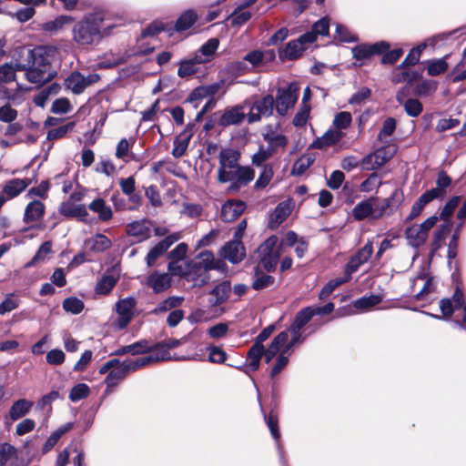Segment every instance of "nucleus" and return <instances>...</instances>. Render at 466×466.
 <instances>
[{
  "label": "nucleus",
  "mask_w": 466,
  "mask_h": 466,
  "mask_svg": "<svg viewBox=\"0 0 466 466\" xmlns=\"http://www.w3.org/2000/svg\"><path fill=\"white\" fill-rule=\"evenodd\" d=\"M56 49L47 46L29 48L23 46L19 50L20 60L16 69L25 72L28 82L41 86L51 81L57 74L52 66Z\"/></svg>",
  "instance_id": "1"
},
{
  "label": "nucleus",
  "mask_w": 466,
  "mask_h": 466,
  "mask_svg": "<svg viewBox=\"0 0 466 466\" xmlns=\"http://www.w3.org/2000/svg\"><path fill=\"white\" fill-rule=\"evenodd\" d=\"M218 157V181L222 184L229 183L228 192H238L254 179V169L249 166L240 165L241 153L238 149L220 148Z\"/></svg>",
  "instance_id": "2"
},
{
  "label": "nucleus",
  "mask_w": 466,
  "mask_h": 466,
  "mask_svg": "<svg viewBox=\"0 0 466 466\" xmlns=\"http://www.w3.org/2000/svg\"><path fill=\"white\" fill-rule=\"evenodd\" d=\"M275 108V98L272 95L256 96L249 104V112L247 115L249 124L261 120L262 117H268L273 115Z\"/></svg>",
  "instance_id": "3"
},
{
  "label": "nucleus",
  "mask_w": 466,
  "mask_h": 466,
  "mask_svg": "<svg viewBox=\"0 0 466 466\" xmlns=\"http://www.w3.org/2000/svg\"><path fill=\"white\" fill-rule=\"evenodd\" d=\"M299 87L290 83L287 87L279 88L275 98V109L279 116H284L292 108L299 98Z\"/></svg>",
  "instance_id": "4"
},
{
  "label": "nucleus",
  "mask_w": 466,
  "mask_h": 466,
  "mask_svg": "<svg viewBox=\"0 0 466 466\" xmlns=\"http://www.w3.org/2000/svg\"><path fill=\"white\" fill-rule=\"evenodd\" d=\"M329 31H306V33L298 39L292 40L286 45L283 50L284 57L289 60L299 57L307 48V45L316 41L318 34L329 35Z\"/></svg>",
  "instance_id": "5"
},
{
  "label": "nucleus",
  "mask_w": 466,
  "mask_h": 466,
  "mask_svg": "<svg viewBox=\"0 0 466 466\" xmlns=\"http://www.w3.org/2000/svg\"><path fill=\"white\" fill-rule=\"evenodd\" d=\"M439 218L432 216L428 218L423 223L414 224L405 230V236L409 244L414 248L422 246L428 238V233L438 222Z\"/></svg>",
  "instance_id": "6"
},
{
  "label": "nucleus",
  "mask_w": 466,
  "mask_h": 466,
  "mask_svg": "<svg viewBox=\"0 0 466 466\" xmlns=\"http://www.w3.org/2000/svg\"><path fill=\"white\" fill-rule=\"evenodd\" d=\"M137 305V300L133 297H127L119 299L116 303V319L113 321V326L117 329H124L130 323L134 318V310Z\"/></svg>",
  "instance_id": "7"
},
{
  "label": "nucleus",
  "mask_w": 466,
  "mask_h": 466,
  "mask_svg": "<svg viewBox=\"0 0 466 466\" xmlns=\"http://www.w3.org/2000/svg\"><path fill=\"white\" fill-rule=\"evenodd\" d=\"M390 46V44L384 40L373 44H360L352 48V56L356 60H369L374 56H381Z\"/></svg>",
  "instance_id": "8"
},
{
  "label": "nucleus",
  "mask_w": 466,
  "mask_h": 466,
  "mask_svg": "<svg viewBox=\"0 0 466 466\" xmlns=\"http://www.w3.org/2000/svg\"><path fill=\"white\" fill-rule=\"evenodd\" d=\"M152 222L147 218L135 220L126 226V234L135 238L136 243L143 242L151 237Z\"/></svg>",
  "instance_id": "9"
},
{
  "label": "nucleus",
  "mask_w": 466,
  "mask_h": 466,
  "mask_svg": "<svg viewBox=\"0 0 466 466\" xmlns=\"http://www.w3.org/2000/svg\"><path fill=\"white\" fill-rule=\"evenodd\" d=\"M105 13L101 10H95L92 13L87 14L84 19L78 23L77 29H115L119 26L118 25H113L106 23Z\"/></svg>",
  "instance_id": "10"
},
{
  "label": "nucleus",
  "mask_w": 466,
  "mask_h": 466,
  "mask_svg": "<svg viewBox=\"0 0 466 466\" xmlns=\"http://www.w3.org/2000/svg\"><path fill=\"white\" fill-rule=\"evenodd\" d=\"M373 253L372 242H367L364 247L353 255L346 265L345 275L350 279L352 273L356 272L361 265L366 263Z\"/></svg>",
  "instance_id": "11"
},
{
  "label": "nucleus",
  "mask_w": 466,
  "mask_h": 466,
  "mask_svg": "<svg viewBox=\"0 0 466 466\" xmlns=\"http://www.w3.org/2000/svg\"><path fill=\"white\" fill-rule=\"evenodd\" d=\"M403 193L395 188L389 198L382 199L380 205L375 204L374 219L380 218L386 213H392L403 201Z\"/></svg>",
  "instance_id": "12"
},
{
  "label": "nucleus",
  "mask_w": 466,
  "mask_h": 466,
  "mask_svg": "<svg viewBox=\"0 0 466 466\" xmlns=\"http://www.w3.org/2000/svg\"><path fill=\"white\" fill-rule=\"evenodd\" d=\"M178 238L179 236L177 234L169 235L154 246L146 257L147 267H152L156 260L166 253L171 245L177 241Z\"/></svg>",
  "instance_id": "13"
},
{
  "label": "nucleus",
  "mask_w": 466,
  "mask_h": 466,
  "mask_svg": "<svg viewBox=\"0 0 466 466\" xmlns=\"http://www.w3.org/2000/svg\"><path fill=\"white\" fill-rule=\"evenodd\" d=\"M0 466H25V463L19 459L17 450L13 445L4 442L0 444Z\"/></svg>",
  "instance_id": "14"
},
{
  "label": "nucleus",
  "mask_w": 466,
  "mask_h": 466,
  "mask_svg": "<svg viewBox=\"0 0 466 466\" xmlns=\"http://www.w3.org/2000/svg\"><path fill=\"white\" fill-rule=\"evenodd\" d=\"M245 248L240 240L229 241L222 248V256L233 264L245 258Z\"/></svg>",
  "instance_id": "15"
},
{
  "label": "nucleus",
  "mask_w": 466,
  "mask_h": 466,
  "mask_svg": "<svg viewBox=\"0 0 466 466\" xmlns=\"http://www.w3.org/2000/svg\"><path fill=\"white\" fill-rule=\"evenodd\" d=\"M246 205L240 200H228L221 208V219L225 222H231L237 219L245 210Z\"/></svg>",
  "instance_id": "16"
},
{
  "label": "nucleus",
  "mask_w": 466,
  "mask_h": 466,
  "mask_svg": "<svg viewBox=\"0 0 466 466\" xmlns=\"http://www.w3.org/2000/svg\"><path fill=\"white\" fill-rule=\"evenodd\" d=\"M376 201L377 198L370 197V198L358 203L352 209V216L354 219L361 221L368 218H374Z\"/></svg>",
  "instance_id": "17"
},
{
  "label": "nucleus",
  "mask_w": 466,
  "mask_h": 466,
  "mask_svg": "<svg viewBox=\"0 0 466 466\" xmlns=\"http://www.w3.org/2000/svg\"><path fill=\"white\" fill-rule=\"evenodd\" d=\"M74 40L81 46L97 45L107 31H73Z\"/></svg>",
  "instance_id": "18"
},
{
  "label": "nucleus",
  "mask_w": 466,
  "mask_h": 466,
  "mask_svg": "<svg viewBox=\"0 0 466 466\" xmlns=\"http://www.w3.org/2000/svg\"><path fill=\"white\" fill-rule=\"evenodd\" d=\"M219 46L218 38H210L195 53V60L206 64L210 62Z\"/></svg>",
  "instance_id": "19"
},
{
  "label": "nucleus",
  "mask_w": 466,
  "mask_h": 466,
  "mask_svg": "<svg viewBox=\"0 0 466 466\" xmlns=\"http://www.w3.org/2000/svg\"><path fill=\"white\" fill-rule=\"evenodd\" d=\"M31 179L29 178H13L5 184L3 187V195L7 199H12L20 195L30 184Z\"/></svg>",
  "instance_id": "20"
},
{
  "label": "nucleus",
  "mask_w": 466,
  "mask_h": 466,
  "mask_svg": "<svg viewBox=\"0 0 466 466\" xmlns=\"http://www.w3.org/2000/svg\"><path fill=\"white\" fill-rule=\"evenodd\" d=\"M436 198V190H427L426 192H424L412 205L411 210L406 218V222H410L415 219L417 217H419L422 212L424 207Z\"/></svg>",
  "instance_id": "21"
},
{
  "label": "nucleus",
  "mask_w": 466,
  "mask_h": 466,
  "mask_svg": "<svg viewBox=\"0 0 466 466\" xmlns=\"http://www.w3.org/2000/svg\"><path fill=\"white\" fill-rule=\"evenodd\" d=\"M146 283L155 293H160L170 287L171 278L167 273L154 271L147 277Z\"/></svg>",
  "instance_id": "22"
},
{
  "label": "nucleus",
  "mask_w": 466,
  "mask_h": 466,
  "mask_svg": "<svg viewBox=\"0 0 466 466\" xmlns=\"http://www.w3.org/2000/svg\"><path fill=\"white\" fill-rule=\"evenodd\" d=\"M245 116L246 114L243 111V107L240 106H236L225 110V112L218 120V124L221 127L239 125L240 123H242Z\"/></svg>",
  "instance_id": "23"
},
{
  "label": "nucleus",
  "mask_w": 466,
  "mask_h": 466,
  "mask_svg": "<svg viewBox=\"0 0 466 466\" xmlns=\"http://www.w3.org/2000/svg\"><path fill=\"white\" fill-rule=\"evenodd\" d=\"M291 213V206L287 201L280 202L271 213L268 221V227L276 229Z\"/></svg>",
  "instance_id": "24"
},
{
  "label": "nucleus",
  "mask_w": 466,
  "mask_h": 466,
  "mask_svg": "<svg viewBox=\"0 0 466 466\" xmlns=\"http://www.w3.org/2000/svg\"><path fill=\"white\" fill-rule=\"evenodd\" d=\"M59 213L66 218H76L81 221H85L88 216L86 206L76 205L71 201L63 202L59 207Z\"/></svg>",
  "instance_id": "25"
},
{
  "label": "nucleus",
  "mask_w": 466,
  "mask_h": 466,
  "mask_svg": "<svg viewBox=\"0 0 466 466\" xmlns=\"http://www.w3.org/2000/svg\"><path fill=\"white\" fill-rule=\"evenodd\" d=\"M429 45L434 46L433 39L425 41L410 49V51L409 52L405 59L402 61V63L397 66V70L405 69L406 67L415 66L416 64H418L422 52L426 49V47Z\"/></svg>",
  "instance_id": "26"
},
{
  "label": "nucleus",
  "mask_w": 466,
  "mask_h": 466,
  "mask_svg": "<svg viewBox=\"0 0 466 466\" xmlns=\"http://www.w3.org/2000/svg\"><path fill=\"white\" fill-rule=\"evenodd\" d=\"M158 31H142L137 42V51L139 55H148L156 48L157 33Z\"/></svg>",
  "instance_id": "27"
},
{
  "label": "nucleus",
  "mask_w": 466,
  "mask_h": 466,
  "mask_svg": "<svg viewBox=\"0 0 466 466\" xmlns=\"http://www.w3.org/2000/svg\"><path fill=\"white\" fill-rule=\"evenodd\" d=\"M343 136L344 134L339 130L329 129L322 137L314 140L311 146L314 148L324 149L338 143Z\"/></svg>",
  "instance_id": "28"
},
{
  "label": "nucleus",
  "mask_w": 466,
  "mask_h": 466,
  "mask_svg": "<svg viewBox=\"0 0 466 466\" xmlns=\"http://www.w3.org/2000/svg\"><path fill=\"white\" fill-rule=\"evenodd\" d=\"M45 213V205L39 200H34L30 202L24 214L25 223H33L40 220Z\"/></svg>",
  "instance_id": "29"
},
{
  "label": "nucleus",
  "mask_w": 466,
  "mask_h": 466,
  "mask_svg": "<svg viewBox=\"0 0 466 466\" xmlns=\"http://www.w3.org/2000/svg\"><path fill=\"white\" fill-rule=\"evenodd\" d=\"M33 401L26 399H19L13 403L9 410V418L15 421L29 413L33 408Z\"/></svg>",
  "instance_id": "30"
},
{
  "label": "nucleus",
  "mask_w": 466,
  "mask_h": 466,
  "mask_svg": "<svg viewBox=\"0 0 466 466\" xmlns=\"http://www.w3.org/2000/svg\"><path fill=\"white\" fill-rule=\"evenodd\" d=\"M230 292H231V285H230L229 281L225 280V281L218 284L210 291V295H213L215 297L214 299H210V304L212 306H219V305L225 303L228 299Z\"/></svg>",
  "instance_id": "31"
},
{
  "label": "nucleus",
  "mask_w": 466,
  "mask_h": 466,
  "mask_svg": "<svg viewBox=\"0 0 466 466\" xmlns=\"http://www.w3.org/2000/svg\"><path fill=\"white\" fill-rule=\"evenodd\" d=\"M88 208L98 215V218L101 221H108L112 218L113 212L109 206L106 204V201L97 198L94 199L89 205Z\"/></svg>",
  "instance_id": "32"
},
{
  "label": "nucleus",
  "mask_w": 466,
  "mask_h": 466,
  "mask_svg": "<svg viewBox=\"0 0 466 466\" xmlns=\"http://www.w3.org/2000/svg\"><path fill=\"white\" fill-rule=\"evenodd\" d=\"M264 354V346L253 343L247 355V368L255 371L259 368L260 360Z\"/></svg>",
  "instance_id": "33"
},
{
  "label": "nucleus",
  "mask_w": 466,
  "mask_h": 466,
  "mask_svg": "<svg viewBox=\"0 0 466 466\" xmlns=\"http://www.w3.org/2000/svg\"><path fill=\"white\" fill-rule=\"evenodd\" d=\"M274 284L275 278L273 276L261 272L258 268H256L251 285L254 290H263L272 287Z\"/></svg>",
  "instance_id": "34"
},
{
  "label": "nucleus",
  "mask_w": 466,
  "mask_h": 466,
  "mask_svg": "<svg viewBox=\"0 0 466 466\" xmlns=\"http://www.w3.org/2000/svg\"><path fill=\"white\" fill-rule=\"evenodd\" d=\"M86 245L94 252H103L109 249L112 246L111 240L103 234H96L86 240Z\"/></svg>",
  "instance_id": "35"
},
{
  "label": "nucleus",
  "mask_w": 466,
  "mask_h": 466,
  "mask_svg": "<svg viewBox=\"0 0 466 466\" xmlns=\"http://www.w3.org/2000/svg\"><path fill=\"white\" fill-rule=\"evenodd\" d=\"M314 317L312 307H307L300 309L295 316L294 321L289 327V330L300 331Z\"/></svg>",
  "instance_id": "36"
},
{
  "label": "nucleus",
  "mask_w": 466,
  "mask_h": 466,
  "mask_svg": "<svg viewBox=\"0 0 466 466\" xmlns=\"http://www.w3.org/2000/svg\"><path fill=\"white\" fill-rule=\"evenodd\" d=\"M66 88L70 89L74 94L79 95L84 92L86 87L85 76L79 72H73L65 80Z\"/></svg>",
  "instance_id": "37"
},
{
  "label": "nucleus",
  "mask_w": 466,
  "mask_h": 466,
  "mask_svg": "<svg viewBox=\"0 0 466 466\" xmlns=\"http://www.w3.org/2000/svg\"><path fill=\"white\" fill-rule=\"evenodd\" d=\"M251 18V13L242 7L238 6L235 11L227 18L226 26H242L247 21Z\"/></svg>",
  "instance_id": "38"
},
{
  "label": "nucleus",
  "mask_w": 466,
  "mask_h": 466,
  "mask_svg": "<svg viewBox=\"0 0 466 466\" xmlns=\"http://www.w3.org/2000/svg\"><path fill=\"white\" fill-rule=\"evenodd\" d=\"M279 238L277 236L273 235L268 238L263 243L259 245L257 249L258 257H265L267 255H271L272 253L280 252V248L278 245Z\"/></svg>",
  "instance_id": "39"
},
{
  "label": "nucleus",
  "mask_w": 466,
  "mask_h": 466,
  "mask_svg": "<svg viewBox=\"0 0 466 466\" xmlns=\"http://www.w3.org/2000/svg\"><path fill=\"white\" fill-rule=\"evenodd\" d=\"M385 162L386 159L381 156V152L377 151L366 156L361 160V167L365 170H375L383 166Z\"/></svg>",
  "instance_id": "40"
},
{
  "label": "nucleus",
  "mask_w": 466,
  "mask_h": 466,
  "mask_svg": "<svg viewBox=\"0 0 466 466\" xmlns=\"http://www.w3.org/2000/svg\"><path fill=\"white\" fill-rule=\"evenodd\" d=\"M198 20V14L193 9H187L181 14L173 29H190Z\"/></svg>",
  "instance_id": "41"
},
{
  "label": "nucleus",
  "mask_w": 466,
  "mask_h": 466,
  "mask_svg": "<svg viewBox=\"0 0 466 466\" xmlns=\"http://www.w3.org/2000/svg\"><path fill=\"white\" fill-rule=\"evenodd\" d=\"M198 261L194 262L191 269L195 270L196 272L198 271H206L208 272V270L211 269V266L214 261V255L211 251H203L198 255Z\"/></svg>",
  "instance_id": "42"
},
{
  "label": "nucleus",
  "mask_w": 466,
  "mask_h": 466,
  "mask_svg": "<svg viewBox=\"0 0 466 466\" xmlns=\"http://www.w3.org/2000/svg\"><path fill=\"white\" fill-rule=\"evenodd\" d=\"M187 252V246L185 243H179L173 250H171L168 254V258L172 259V261L168 264V270L174 273H180L181 267H178V270L175 268V262L182 260Z\"/></svg>",
  "instance_id": "43"
},
{
  "label": "nucleus",
  "mask_w": 466,
  "mask_h": 466,
  "mask_svg": "<svg viewBox=\"0 0 466 466\" xmlns=\"http://www.w3.org/2000/svg\"><path fill=\"white\" fill-rule=\"evenodd\" d=\"M424 63L427 65L428 75L431 76H436L446 72L449 66L445 57L427 60Z\"/></svg>",
  "instance_id": "44"
},
{
  "label": "nucleus",
  "mask_w": 466,
  "mask_h": 466,
  "mask_svg": "<svg viewBox=\"0 0 466 466\" xmlns=\"http://www.w3.org/2000/svg\"><path fill=\"white\" fill-rule=\"evenodd\" d=\"M191 138V134L187 135L186 132L180 134V137H177L174 141V147L172 149V156L176 158L181 157L189 144V140Z\"/></svg>",
  "instance_id": "45"
},
{
  "label": "nucleus",
  "mask_w": 466,
  "mask_h": 466,
  "mask_svg": "<svg viewBox=\"0 0 466 466\" xmlns=\"http://www.w3.org/2000/svg\"><path fill=\"white\" fill-rule=\"evenodd\" d=\"M288 339V331H281L274 338V339L272 340L268 348L265 350V351L275 357L279 352L280 353V351L283 349H285L284 344H287Z\"/></svg>",
  "instance_id": "46"
},
{
  "label": "nucleus",
  "mask_w": 466,
  "mask_h": 466,
  "mask_svg": "<svg viewBox=\"0 0 466 466\" xmlns=\"http://www.w3.org/2000/svg\"><path fill=\"white\" fill-rule=\"evenodd\" d=\"M198 65H202V63L196 61L195 56L190 59L183 60L179 65L177 75L182 78L192 76L198 72Z\"/></svg>",
  "instance_id": "47"
},
{
  "label": "nucleus",
  "mask_w": 466,
  "mask_h": 466,
  "mask_svg": "<svg viewBox=\"0 0 466 466\" xmlns=\"http://www.w3.org/2000/svg\"><path fill=\"white\" fill-rule=\"evenodd\" d=\"M153 357H141L137 360H126L122 361L121 365L125 369L126 372L128 374L131 371H136L137 370L146 367L152 363Z\"/></svg>",
  "instance_id": "48"
},
{
  "label": "nucleus",
  "mask_w": 466,
  "mask_h": 466,
  "mask_svg": "<svg viewBox=\"0 0 466 466\" xmlns=\"http://www.w3.org/2000/svg\"><path fill=\"white\" fill-rule=\"evenodd\" d=\"M184 299L182 297H168L165 300L161 301L152 311L155 314H159L162 312H166L168 310H171L172 309H175L178 307Z\"/></svg>",
  "instance_id": "49"
},
{
  "label": "nucleus",
  "mask_w": 466,
  "mask_h": 466,
  "mask_svg": "<svg viewBox=\"0 0 466 466\" xmlns=\"http://www.w3.org/2000/svg\"><path fill=\"white\" fill-rule=\"evenodd\" d=\"M127 373L125 369L121 365L120 367H116L110 370L108 375L106 378V384L108 388H112L116 386L121 380H123Z\"/></svg>",
  "instance_id": "50"
},
{
  "label": "nucleus",
  "mask_w": 466,
  "mask_h": 466,
  "mask_svg": "<svg viewBox=\"0 0 466 466\" xmlns=\"http://www.w3.org/2000/svg\"><path fill=\"white\" fill-rule=\"evenodd\" d=\"M117 278L113 275H105L96 285V290L98 294L106 295L116 286Z\"/></svg>",
  "instance_id": "51"
},
{
  "label": "nucleus",
  "mask_w": 466,
  "mask_h": 466,
  "mask_svg": "<svg viewBox=\"0 0 466 466\" xmlns=\"http://www.w3.org/2000/svg\"><path fill=\"white\" fill-rule=\"evenodd\" d=\"M349 277L345 278H338L335 279L329 280L320 290L319 298L321 300L326 299L339 286L343 283L349 281Z\"/></svg>",
  "instance_id": "52"
},
{
  "label": "nucleus",
  "mask_w": 466,
  "mask_h": 466,
  "mask_svg": "<svg viewBox=\"0 0 466 466\" xmlns=\"http://www.w3.org/2000/svg\"><path fill=\"white\" fill-rule=\"evenodd\" d=\"M20 306V299L15 294H7L0 303V315H5L16 309Z\"/></svg>",
  "instance_id": "53"
},
{
  "label": "nucleus",
  "mask_w": 466,
  "mask_h": 466,
  "mask_svg": "<svg viewBox=\"0 0 466 466\" xmlns=\"http://www.w3.org/2000/svg\"><path fill=\"white\" fill-rule=\"evenodd\" d=\"M436 89L437 82L434 80L426 79L416 86L414 93L420 96H427L434 93Z\"/></svg>",
  "instance_id": "54"
},
{
  "label": "nucleus",
  "mask_w": 466,
  "mask_h": 466,
  "mask_svg": "<svg viewBox=\"0 0 466 466\" xmlns=\"http://www.w3.org/2000/svg\"><path fill=\"white\" fill-rule=\"evenodd\" d=\"M382 301V296L380 295H370L362 297L354 302V306L360 309H368L372 308Z\"/></svg>",
  "instance_id": "55"
},
{
  "label": "nucleus",
  "mask_w": 466,
  "mask_h": 466,
  "mask_svg": "<svg viewBox=\"0 0 466 466\" xmlns=\"http://www.w3.org/2000/svg\"><path fill=\"white\" fill-rule=\"evenodd\" d=\"M273 169H272V167L269 166V165H265L263 167V169L258 177V178L257 179L254 187L256 189H261V188H264L266 187L269 182L271 181L272 177H273Z\"/></svg>",
  "instance_id": "56"
},
{
  "label": "nucleus",
  "mask_w": 466,
  "mask_h": 466,
  "mask_svg": "<svg viewBox=\"0 0 466 466\" xmlns=\"http://www.w3.org/2000/svg\"><path fill=\"white\" fill-rule=\"evenodd\" d=\"M436 184L437 187L431 188V190L437 191V198H442L445 194V189L451 184V178L447 175L445 171H441L438 174Z\"/></svg>",
  "instance_id": "57"
},
{
  "label": "nucleus",
  "mask_w": 466,
  "mask_h": 466,
  "mask_svg": "<svg viewBox=\"0 0 466 466\" xmlns=\"http://www.w3.org/2000/svg\"><path fill=\"white\" fill-rule=\"evenodd\" d=\"M403 106L406 114L411 117L419 116L423 110L422 104L416 98H408Z\"/></svg>",
  "instance_id": "58"
},
{
  "label": "nucleus",
  "mask_w": 466,
  "mask_h": 466,
  "mask_svg": "<svg viewBox=\"0 0 466 466\" xmlns=\"http://www.w3.org/2000/svg\"><path fill=\"white\" fill-rule=\"evenodd\" d=\"M90 393L89 387L85 383H78L72 388L69 393V399L73 402H76L86 398Z\"/></svg>",
  "instance_id": "59"
},
{
  "label": "nucleus",
  "mask_w": 466,
  "mask_h": 466,
  "mask_svg": "<svg viewBox=\"0 0 466 466\" xmlns=\"http://www.w3.org/2000/svg\"><path fill=\"white\" fill-rule=\"evenodd\" d=\"M63 309L72 314H79L84 309V303L76 297H70L63 301Z\"/></svg>",
  "instance_id": "60"
},
{
  "label": "nucleus",
  "mask_w": 466,
  "mask_h": 466,
  "mask_svg": "<svg viewBox=\"0 0 466 466\" xmlns=\"http://www.w3.org/2000/svg\"><path fill=\"white\" fill-rule=\"evenodd\" d=\"M310 106H300L299 111L296 113L292 124L296 127H303L306 126L309 117Z\"/></svg>",
  "instance_id": "61"
},
{
  "label": "nucleus",
  "mask_w": 466,
  "mask_h": 466,
  "mask_svg": "<svg viewBox=\"0 0 466 466\" xmlns=\"http://www.w3.org/2000/svg\"><path fill=\"white\" fill-rule=\"evenodd\" d=\"M403 53L404 51L400 47L392 50L389 48L388 51L381 55L380 63L382 65H394L402 56Z\"/></svg>",
  "instance_id": "62"
},
{
  "label": "nucleus",
  "mask_w": 466,
  "mask_h": 466,
  "mask_svg": "<svg viewBox=\"0 0 466 466\" xmlns=\"http://www.w3.org/2000/svg\"><path fill=\"white\" fill-rule=\"evenodd\" d=\"M289 353L282 350L277 358L276 363L271 369L270 377L274 378L288 365Z\"/></svg>",
  "instance_id": "63"
},
{
  "label": "nucleus",
  "mask_w": 466,
  "mask_h": 466,
  "mask_svg": "<svg viewBox=\"0 0 466 466\" xmlns=\"http://www.w3.org/2000/svg\"><path fill=\"white\" fill-rule=\"evenodd\" d=\"M352 117L351 114L346 111H342L338 113L333 120V126L335 127V130L346 129L351 123Z\"/></svg>",
  "instance_id": "64"
}]
</instances>
